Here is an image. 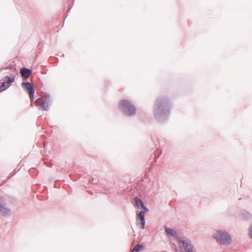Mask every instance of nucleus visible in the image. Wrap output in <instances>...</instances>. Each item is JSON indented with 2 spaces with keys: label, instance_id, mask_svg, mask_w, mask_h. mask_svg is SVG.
I'll return each instance as SVG.
<instances>
[{
  "label": "nucleus",
  "instance_id": "13",
  "mask_svg": "<svg viewBox=\"0 0 252 252\" xmlns=\"http://www.w3.org/2000/svg\"><path fill=\"white\" fill-rule=\"evenodd\" d=\"M143 246L140 244H137L133 248V251L138 252L143 248Z\"/></svg>",
  "mask_w": 252,
  "mask_h": 252
},
{
  "label": "nucleus",
  "instance_id": "7",
  "mask_svg": "<svg viewBox=\"0 0 252 252\" xmlns=\"http://www.w3.org/2000/svg\"><path fill=\"white\" fill-rule=\"evenodd\" d=\"M35 103L38 105V108H41L42 110L47 111L49 109L50 100L48 98H45L42 101L41 98H38L35 100Z\"/></svg>",
  "mask_w": 252,
  "mask_h": 252
},
{
  "label": "nucleus",
  "instance_id": "15",
  "mask_svg": "<svg viewBox=\"0 0 252 252\" xmlns=\"http://www.w3.org/2000/svg\"><path fill=\"white\" fill-rule=\"evenodd\" d=\"M249 237L252 239V224L250 226L249 228Z\"/></svg>",
  "mask_w": 252,
  "mask_h": 252
},
{
  "label": "nucleus",
  "instance_id": "16",
  "mask_svg": "<svg viewBox=\"0 0 252 252\" xmlns=\"http://www.w3.org/2000/svg\"><path fill=\"white\" fill-rule=\"evenodd\" d=\"M34 93H32V95H31L30 94H29V96L31 99V102H32L34 100Z\"/></svg>",
  "mask_w": 252,
  "mask_h": 252
},
{
  "label": "nucleus",
  "instance_id": "2",
  "mask_svg": "<svg viewBox=\"0 0 252 252\" xmlns=\"http://www.w3.org/2000/svg\"><path fill=\"white\" fill-rule=\"evenodd\" d=\"M178 249L176 252H196L195 247L191 240L187 237L178 239Z\"/></svg>",
  "mask_w": 252,
  "mask_h": 252
},
{
  "label": "nucleus",
  "instance_id": "6",
  "mask_svg": "<svg viewBox=\"0 0 252 252\" xmlns=\"http://www.w3.org/2000/svg\"><path fill=\"white\" fill-rule=\"evenodd\" d=\"M15 77V75L12 74L10 76H6L0 80V92L7 89L14 81Z\"/></svg>",
  "mask_w": 252,
  "mask_h": 252
},
{
  "label": "nucleus",
  "instance_id": "12",
  "mask_svg": "<svg viewBox=\"0 0 252 252\" xmlns=\"http://www.w3.org/2000/svg\"><path fill=\"white\" fill-rule=\"evenodd\" d=\"M134 200L135 203V206L138 209H141L144 205L143 201L138 197L134 198Z\"/></svg>",
  "mask_w": 252,
  "mask_h": 252
},
{
  "label": "nucleus",
  "instance_id": "3",
  "mask_svg": "<svg viewBox=\"0 0 252 252\" xmlns=\"http://www.w3.org/2000/svg\"><path fill=\"white\" fill-rule=\"evenodd\" d=\"M119 109L126 115L131 116L136 113L135 107L126 100H121L119 105Z\"/></svg>",
  "mask_w": 252,
  "mask_h": 252
},
{
  "label": "nucleus",
  "instance_id": "10",
  "mask_svg": "<svg viewBox=\"0 0 252 252\" xmlns=\"http://www.w3.org/2000/svg\"><path fill=\"white\" fill-rule=\"evenodd\" d=\"M20 73L22 77L27 79L31 75L32 71L27 68H22L20 70Z\"/></svg>",
  "mask_w": 252,
  "mask_h": 252
},
{
  "label": "nucleus",
  "instance_id": "1",
  "mask_svg": "<svg viewBox=\"0 0 252 252\" xmlns=\"http://www.w3.org/2000/svg\"><path fill=\"white\" fill-rule=\"evenodd\" d=\"M170 106L166 97L158 98L155 103L154 113L156 120L163 122L169 117Z\"/></svg>",
  "mask_w": 252,
  "mask_h": 252
},
{
  "label": "nucleus",
  "instance_id": "9",
  "mask_svg": "<svg viewBox=\"0 0 252 252\" xmlns=\"http://www.w3.org/2000/svg\"><path fill=\"white\" fill-rule=\"evenodd\" d=\"M22 86L25 90H27L31 95H32V92H34L32 85L29 82H23Z\"/></svg>",
  "mask_w": 252,
  "mask_h": 252
},
{
  "label": "nucleus",
  "instance_id": "11",
  "mask_svg": "<svg viewBox=\"0 0 252 252\" xmlns=\"http://www.w3.org/2000/svg\"><path fill=\"white\" fill-rule=\"evenodd\" d=\"M165 232H166L167 235L168 237H177V233L176 231L170 228L165 227Z\"/></svg>",
  "mask_w": 252,
  "mask_h": 252
},
{
  "label": "nucleus",
  "instance_id": "8",
  "mask_svg": "<svg viewBox=\"0 0 252 252\" xmlns=\"http://www.w3.org/2000/svg\"><path fill=\"white\" fill-rule=\"evenodd\" d=\"M2 198L0 196V215L9 216L10 215V210L9 208L5 207L3 204Z\"/></svg>",
  "mask_w": 252,
  "mask_h": 252
},
{
  "label": "nucleus",
  "instance_id": "4",
  "mask_svg": "<svg viewBox=\"0 0 252 252\" xmlns=\"http://www.w3.org/2000/svg\"><path fill=\"white\" fill-rule=\"evenodd\" d=\"M213 237L218 243L222 245L229 244L232 240L229 233L223 230L217 231L213 234Z\"/></svg>",
  "mask_w": 252,
  "mask_h": 252
},
{
  "label": "nucleus",
  "instance_id": "5",
  "mask_svg": "<svg viewBox=\"0 0 252 252\" xmlns=\"http://www.w3.org/2000/svg\"><path fill=\"white\" fill-rule=\"evenodd\" d=\"M141 209H142L143 210L141 211L137 210L136 212V224L137 226H139L140 228L144 229L146 223L144 213L148 212L149 209L144 205Z\"/></svg>",
  "mask_w": 252,
  "mask_h": 252
},
{
  "label": "nucleus",
  "instance_id": "14",
  "mask_svg": "<svg viewBox=\"0 0 252 252\" xmlns=\"http://www.w3.org/2000/svg\"><path fill=\"white\" fill-rule=\"evenodd\" d=\"M244 213H245V216H242V218L244 219H247V220L249 219L250 218V217H251L250 214L246 212H245Z\"/></svg>",
  "mask_w": 252,
  "mask_h": 252
}]
</instances>
